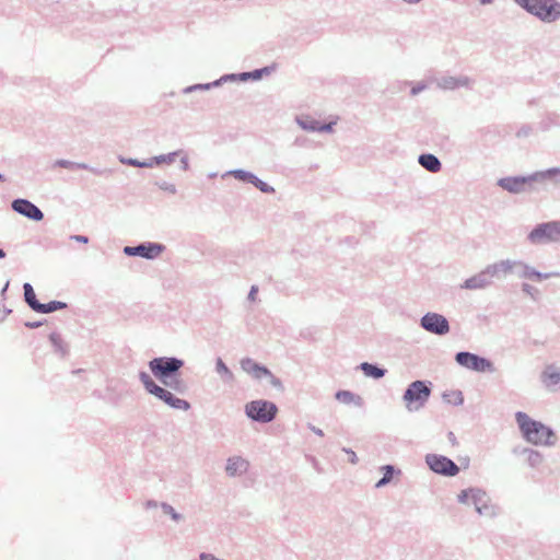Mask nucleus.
<instances>
[{
    "label": "nucleus",
    "instance_id": "obj_1",
    "mask_svg": "<svg viewBox=\"0 0 560 560\" xmlns=\"http://www.w3.org/2000/svg\"><path fill=\"white\" fill-rule=\"evenodd\" d=\"M184 365L185 361L178 357H155L148 362L152 375L179 395L188 393V384L182 377Z\"/></svg>",
    "mask_w": 560,
    "mask_h": 560
},
{
    "label": "nucleus",
    "instance_id": "obj_2",
    "mask_svg": "<svg viewBox=\"0 0 560 560\" xmlns=\"http://www.w3.org/2000/svg\"><path fill=\"white\" fill-rule=\"evenodd\" d=\"M514 416L520 433L527 443L536 446L556 444V432L551 427L533 419L524 411H516Z\"/></svg>",
    "mask_w": 560,
    "mask_h": 560
},
{
    "label": "nucleus",
    "instance_id": "obj_3",
    "mask_svg": "<svg viewBox=\"0 0 560 560\" xmlns=\"http://www.w3.org/2000/svg\"><path fill=\"white\" fill-rule=\"evenodd\" d=\"M552 180L560 184V167H550L528 175H515L499 178L497 185L510 194L529 191L534 183Z\"/></svg>",
    "mask_w": 560,
    "mask_h": 560
},
{
    "label": "nucleus",
    "instance_id": "obj_4",
    "mask_svg": "<svg viewBox=\"0 0 560 560\" xmlns=\"http://www.w3.org/2000/svg\"><path fill=\"white\" fill-rule=\"evenodd\" d=\"M139 381L148 394L163 401L170 408L183 411H188L191 408V404L188 400L177 397L168 387L156 384L145 371L139 372Z\"/></svg>",
    "mask_w": 560,
    "mask_h": 560
},
{
    "label": "nucleus",
    "instance_id": "obj_5",
    "mask_svg": "<svg viewBox=\"0 0 560 560\" xmlns=\"http://www.w3.org/2000/svg\"><path fill=\"white\" fill-rule=\"evenodd\" d=\"M521 9L544 23L560 20V1L558 0H513Z\"/></svg>",
    "mask_w": 560,
    "mask_h": 560
},
{
    "label": "nucleus",
    "instance_id": "obj_6",
    "mask_svg": "<svg viewBox=\"0 0 560 560\" xmlns=\"http://www.w3.org/2000/svg\"><path fill=\"white\" fill-rule=\"evenodd\" d=\"M432 393L430 381L417 380L411 382L404 392L402 400L408 411H418L429 400Z\"/></svg>",
    "mask_w": 560,
    "mask_h": 560
},
{
    "label": "nucleus",
    "instance_id": "obj_7",
    "mask_svg": "<svg viewBox=\"0 0 560 560\" xmlns=\"http://www.w3.org/2000/svg\"><path fill=\"white\" fill-rule=\"evenodd\" d=\"M278 407L270 400L257 399L245 405V415L254 422L269 423L276 419Z\"/></svg>",
    "mask_w": 560,
    "mask_h": 560
},
{
    "label": "nucleus",
    "instance_id": "obj_8",
    "mask_svg": "<svg viewBox=\"0 0 560 560\" xmlns=\"http://www.w3.org/2000/svg\"><path fill=\"white\" fill-rule=\"evenodd\" d=\"M455 362L467 370L478 373H493L495 366L493 362L480 354L470 351H458L454 357Z\"/></svg>",
    "mask_w": 560,
    "mask_h": 560
},
{
    "label": "nucleus",
    "instance_id": "obj_9",
    "mask_svg": "<svg viewBox=\"0 0 560 560\" xmlns=\"http://www.w3.org/2000/svg\"><path fill=\"white\" fill-rule=\"evenodd\" d=\"M527 240L532 244L560 241V221L553 220L536 224L528 233Z\"/></svg>",
    "mask_w": 560,
    "mask_h": 560
},
{
    "label": "nucleus",
    "instance_id": "obj_10",
    "mask_svg": "<svg viewBox=\"0 0 560 560\" xmlns=\"http://www.w3.org/2000/svg\"><path fill=\"white\" fill-rule=\"evenodd\" d=\"M429 469L443 477H455L459 474V466L450 457L441 454L429 453L424 456Z\"/></svg>",
    "mask_w": 560,
    "mask_h": 560
},
{
    "label": "nucleus",
    "instance_id": "obj_11",
    "mask_svg": "<svg viewBox=\"0 0 560 560\" xmlns=\"http://www.w3.org/2000/svg\"><path fill=\"white\" fill-rule=\"evenodd\" d=\"M166 250V246L159 242H141L135 246H125L122 253L128 257H141L154 260Z\"/></svg>",
    "mask_w": 560,
    "mask_h": 560
},
{
    "label": "nucleus",
    "instance_id": "obj_12",
    "mask_svg": "<svg viewBox=\"0 0 560 560\" xmlns=\"http://www.w3.org/2000/svg\"><path fill=\"white\" fill-rule=\"evenodd\" d=\"M419 325L423 330L436 336H445L451 330L448 319L435 312H428L422 315Z\"/></svg>",
    "mask_w": 560,
    "mask_h": 560
},
{
    "label": "nucleus",
    "instance_id": "obj_13",
    "mask_svg": "<svg viewBox=\"0 0 560 560\" xmlns=\"http://www.w3.org/2000/svg\"><path fill=\"white\" fill-rule=\"evenodd\" d=\"M11 208L14 212L35 222H39L44 219V212L28 199L15 198L11 202Z\"/></svg>",
    "mask_w": 560,
    "mask_h": 560
},
{
    "label": "nucleus",
    "instance_id": "obj_14",
    "mask_svg": "<svg viewBox=\"0 0 560 560\" xmlns=\"http://www.w3.org/2000/svg\"><path fill=\"white\" fill-rule=\"evenodd\" d=\"M514 268L517 269V276L522 279L542 281L555 277H560L559 271L541 272L522 260H513Z\"/></svg>",
    "mask_w": 560,
    "mask_h": 560
},
{
    "label": "nucleus",
    "instance_id": "obj_15",
    "mask_svg": "<svg viewBox=\"0 0 560 560\" xmlns=\"http://www.w3.org/2000/svg\"><path fill=\"white\" fill-rule=\"evenodd\" d=\"M241 369L246 372L247 374L252 375L255 380H262L266 378L268 375H271V371L268 366L256 362L252 358H243L240 361Z\"/></svg>",
    "mask_w": 560,
    "mask_h": 560
},
{
    "label": "nucleus",
    "instance_id": "obj_16",
    "mask_svg": "<svg viewBox=\"0 0 560 560\" xmlns=\"http://www.w3.org/2000/svg\"><path fill=\"white\" fill-rule=\"evenodd\" d=\"M49 343L52 348L54 354L59 357L60 359H68L70 355V345L63 338L62 334L58 330H52L48 335Z\"/></svg>",
    "mask_w": 560,
    "mask_h": 560
},
{
    "label": "nucleus",
    "instance_id": "obj_17",
    "mask_svg": "<svg viewBox=\"0 0 560 560\" xmlns=\"http://www.w3.org/2000/svg\"><path fill=\"white\" fill-rule=\"evenodd\" d=\"M249 462L242 456H231L226 459L225 472L229 477H237L247 472Z\"/></svg>",
    "mask_w": 560,
    "mask_h": 560
},
{
    "label": "nucleus",
    "instance_id": "obj_18",
    "mask_svg": "<svg viewBox=\"0 0 560 560\" xmlns=\"http://www.w3.org/2000/svg\"><path fill=\"white\" fill-rule=\"evenodd\" d=\"M514 269L513 260L505 259L498 262L488 265L483 270L488 277V280L499 278L501 275H505Z\"/></svg>",
    "mask_w": 560,
    "mask_h": 560
},
{
    "label": "nucleus",
    "instance_id": "obj_19",
    "mask_svg": "<svg viewBox=\"0 0 560 560\" xmlns=\"http://www.w3.org/2000/svg\"><path fill=\"white\" fill-rule=\"evenodd\" d=\"M470 84V79L466 75H459V77H452V75H445L442 77L438 81L439 88L443 90H456L463 86L468 88Z\"/></svg>",
    "mask_w": 560,
    "mask_h": 560
},
{
    "label": "nucleus",
    "instance_id": "obj_20",
    "mask_svg": "<svg viewBox=\"0 0 560 560\" xmlns=\"http://www.w3.org/2000/svg\"><path fill=\"white\" fill-rule=\"evenodd\" d=\"M491 284V280H488V277L482 269L480 272L469 277L466 279L460 285L462 289L466 290H478L485 289Z\"/></svg>",
    "mask_w": 560,
    "mask_h": 560
},
{
    "label": "nucleus",
    "instance_id": "obj_21",
    "mask_svg": "<svg viewBox=\"0 0 560 560\" xmlns=\"http://www.w3.org/2000/svg\"><path fill=\"white\" fill-rule=\"evenodd\" d=\"M418 163L421 167L431 173H438L442 170V162L432 153H421L418 156Z\"/></svg>",
    "mask_w": 560,
    "mask_h": 560
},
{
    "label": "nucleus",
    "instance_id": "obj_22",
    "mask_svg": "<svg viewBox=\"0 0 560 560\" xmlns=\"http://www.w3.org/2000/svg\"><path fill=\"white\" fill-rule=\"evenodd\" d=\"M359 370L362 371V373L370 378L373 380H380L384 377L387 373V370L380 365L378 363H371V362H362L359 365Z\"/></svg>",
    "mask_w": 560,
    "mask_h": 560
},
{
    "label": "nucleus",
    "instance_id": "obj_23",
    "mask_svg": "<svg viewBox=\"0 0 560 560\" xmlns=\"http://www.w3.org/2000/svg\"><path fill=\"white\" fill-rule=\"evenodd\" d=\"M335 399L339 402L350 405L354 404L355 406L361 407L363 405V399L358 394H354L351 390L339 389L335 393Z\"/></svg>",
    "mask_w": 560,
    "mask_h": 560
},
{
    "label": "nucleus",
    "instance_id": "obj_24",
    "mask_svg": "<svg viewBox=\"0 0 560 560\" xmlns=\"http://www.w3.org/2000/svg\"><path fill=\"white\" fill-rule=\"evenodd\" d=\"M23 295L26 305L34 312L37 311L40 302L38 301L33 285L30 282L23 284Z\"/></svg>",
    "mask_w": 560,
    "mask_h": 560
},
{
    "label": "nucleus",
    "instance_id": "obj_25",
    "mask_svg": "<svg viewBox=\"0 0 560 560\" xmlns=\"http://www.w3.org/2000/svg\"><path fill=\"white\" fill-rule=\"evenodd\" d=\"M66 308H68V303L58 300H51L48 303H40L36 313L50 314Z\"/></svg>",
    "mask_w": 560,
    "mask_h": 560
},
{
    "label": "nucleus",
    "instance_id": "obj_26",
    "mask_svg": "<svg viewBox=\"0 0 560 560\" xmlns=\"http://www.w3.org/2000/svg\"><path fill=\"white\" fill-rule=\"evenodd\" d=\"M228 175L234 177L238 182L252 185L256 174H254L250 171L244 170V168H235V170H231V171L226 172L223 176H228Z\"/></svg>",
    "mask_w": 560,
    "mask_h": 560
},
{
    "label": "nucleus",
    "instance_id": "obj_27",
    "mask_svg": "<svg viewBox=\"0 0 560 560\" xmlns=\"http://www.w3.org/2000/svg\"><path fill=\"white\" fill-rule=\"evenodd\" d=\"M215 372L220 375L224 383L234 381L233 372L220 357L215 360Z\"/></svg>",
    "mask_w": 560,
    "mask_h": 560
},
{
    "label": "nucleus",
    "instance_id": "obj_28",
    "mask_svg": "<svg viewBox=\"0 0 560 560\" xmlns=\"http://www.w3.org/2000/svg\"><path fill=\"white\" fill-rule=\"evenodd\" d=\"M542 382L547 386H555L560 384V371L556 370L552 365H549L542 372Z\"/></svg>",
    "mask_w": 560,
    "mask_h": 560
},
{
    "label": "nucleus",
    "instance_id": "obj_29",
    "mask_svg": "<svg viewBox=\"0 0 560 560\" xmlns=\"http://www.w3.org/2000/svg\"><path fill=\"white\" fill-rule=\"evenodd\" d=\"M487 502H490L488 493L478 487H475L474 493L470 499V503L475 506V511H478L479 506H483Z\"/></svg>",
    "mask_w": 560,
    "mask_h": 560
},
{
    "label": "nucleus",
    "instance_id": "obj_30",
    "mask_svg": "<svg viewBox=\"0 0 560 560\" xmlns=\"http://www.w3.org/2000/svg\"><path fill=\"white\" fill-rule=\"evenodd\" d=\"M318 119L311 116H298V125L305 131L317 132L318 131Z\"/></svg>",
    "mask_w": 560,
    "mask_h": 560
},
{
    "label": "nucleus",
    "instance_id": "obj_31",
    "mask_svg": "<svg viewBox=\"0 0 560 560\" xmlns=\"http://www.w3.org/2000/svg\"><path fill=\"white\" fill-rule=\"evenodd\" d=\"M560 125V116L557 113H548L538 124L541 131L549 130L552 126Z\"/></svg>",
    "mask_w": 560,
    "mask_h": 560
},
{
    "label": "nucleus",
    "instance_id": "obj_32",
    "mask_svg": "<svg viewBox=\"0 0 560 560\" xmlns=\"http://www.w3.org/2000/svg\"><path fill=\"white\" fill-rule=\"evenodd\" d=\"M182 153L180 150H177V151H173V152H170V153H166V154H160V155H155L153 158H150V161L152 163V167L154 165H160V164H171L173 162H175L176 158Z\"/></svg>",
    "mask_w": 560,
    "mask_h": 560
},
{
    "label": "nucleus",
    "instance_id": "obj_33",
    "mask_svg": "<svg viewBox=\"0 0 560 560\" xmlns=\"http://www.w3.org/2000/svg\"><path fill=\"white\" fill-rule=\"evenodd\" d=\"M443 399L445 402L453 406H462L464 404V395L459 389L445 392L443 394Z\"/></svg>",
    "mask_w": 560,
    "mask_h": 560
},
{
    "label": "nucleus",
    "instance_id": "obj_34",
    "mask_svg": "<svg viewBox=\"0 0 560 560\" xmlns=\"http://www.w3.org/2000/svg\"><path fill=\"white\" fill-rule=\"evenodd\" d=\"M120 162L125 165L139 167V168L152 167V163H151L150 159L138 160V159H133V158L120 156Z\"/></svg>",
    "mask_w": 560,
    "mask_h": 560
},
{
    "label": "nucleus",
    "instance_id": "obj_35",
    "mask_svg": "<svg viewBox=\"0 0 560 560\" xmlns=\"http://www.w3.org/2000/svg\"><path fill=\"white\" fill-rule=\"evenodd\" d=\"M526 456H527V464L532 468L539 467L544 460L542 454L539 451H536L534 448H530Z\"/></svg>",
    "mask_w": 560,
    "mask_h": 560
},
{
    "label": "nucleus",
    "instance_id": "obj_36",
    "mask_svg": "<svg viewBox=\"0 0 560 560\" xmlns=\"http://www.w3.org/2000/svg\"><path fill=\"white\" fill-rule=\"evenodd\" d=\"M381 471L387 481L392 482L394 477L401 475V470L395 465L387 464L381 467Z\"/></svg>",
    "mask_w": 560,
    "mask_h": 560
},
{
    "label": "nucleus",
    "instance_id": "obj_37",
    "mask_svg": "<svg viewBox=\"0 0 560 560\" xmlns=\"http://www.w3.org/2000/svg\"><path fill=\"white\" fill-rule=\"evenodd\" d=\"M477 513L487 517H495L499 514V508L490 502L479 506Z\"/></svg>",
    "mask_w": 560,
    "mask_h": 560
},
{
    "label": "nucleus",
    "instance_id": "obj_38",
    "mask_svg": "<svg viewBox=\"0 0 560 560\" xmlns=\"http://www.w3.org/2000/svg\"><path fill=\"white\" fill-rule=\"evenodd\" d=\"M275 69L276 65H270L252 70V81L261 80L265 75L270 74Z\"/></svg>",
    "mask_w": 560,
    "mask_h": 560
},
{
    "label": "nucleus",
    "instance_id": "obj_39",
    "mask_svg": "<svg viewBox=\"0 0 560 560\" xmlns=\"http://www.w3.org/2000/svg\"><path fill=\"white\" fill-rule=\"evenodd\" d=\"M160 505H161L163 513L166 515H170V517L174 522L178 523L184 520V516L180 513H178L170 503L162 502Z\"/></svg>",
    "mask_w": 560,
    "mask_h": 560
},
{
    "label": "nucleus",
    "instance_id": "obj_40",
    "mask_svg": "<svg viewBox=\"0 0 560 560\" xmlns=\"http://www.w3.org/2000/svg\"><path fill=\"white\" fill-rule=\"evenodd\" d=\"M252 185L264 194H273L275 188L267 182L260 179L257 175L254 177Z\"/></svg>",
    "mask_w": 560,
    "mask_h": 560
},
{
    "label": "nucleus",
    "instance_id": "obj_41",
    "mask_svg": "<svg viewBox=\"0 0 560 560\" xmlns=\"http://www.w3.org/2000/svg\"><path fill=\"white\" fill-rule=\"evenodd\" d=\"M212 88H215V85H212V82L196 83V84L188 85V86L184 88L182 92L184 94H189V93L197 92V91H209Z\"/></svg>",
    "mask_w": 560,
    "mask_h": 560
},
{
    "label": "nucleus",
    "instance_id": "obj_42",
    "mask_svg": "<svg viewBox=\"0 0 560 560\" xmlns=\"http://www.w3.org/2000/svg\"><path fill=\"white\" fill-rule=\"evenodd\" d=\"M433 141L441 145L442 148H450L451 147V140L448 135L445 132L438 131L433 136Z\"/></svg>",
    "mask_w": 560,
    "mask_h": 560
},
{
    "label": "nucleus",
    "instance_id": "obj_43",
    "mask_svg": "<svg viewBox=\"0 0 560 560\" xmlns=\"http://www.w3.org/2000/svg\"><path fill=\"white\" fill-rule=\"evenodd\" d=\"M522 291L529 295L534 301H537L540 296L539 290L527 282L522 283Z\"/></svg>",
    "mask_w": 560,
    "mask_h": 560
},
{
    "label": "nucleus",
    "instance_id": "obj_44",
    "mask_svg": "<svg viewBox=\"0 0 560 560\" xmlns=\"http://www.w3.org/2000/svg\"><path fill=\"white\" fill-rule=\"evenodd\" d=\"M474 489L475 487H469L467 489L462 490L457 495V501L463 504H469L471 495L474 493Z\"/></svg>",
    "mask_w": 560,
    "mask_h": 560
},
{
    "label": "nucleus",
    "instance_id": "obj_45",
    "mask_svg": "<svg viewBox=\"0 0 560 560\" xmlns=\"http://www.w3.org/2000/svg\"><path fill=\"white\" fill-rule=\"evenodd\" d=\"M228 82H237L236 73H225L219 79L212 81V85H215V88L221 86L224 83Z\"/></svg>",
    "mask_w": 560,
    "mask_h": 560
},
{
    "label": "nucleus",
    "instance_id": "obj_46",
    "mask_svg": "<svg viewBox=\"0 0 560 560\" xmlns=\"http://www.w3.org/2000/svg\"><path fill=\"white\" fill-rule=\"evenodd\" d=\"M45 249H58L61 244L58 241H55L50 237H44L37 242Z\"/></svg>",
    "mask_w": 560,
    "mask_h": 560
},
{
    "label": "nucleus",
    "instance_id": "obj_47",
    "mask_svg": "<svg viewBox=\"0 0 560 560\" xmlns=\"http://www.w3.org/2000/svg\"><path fill=\"white\" fill-rule=\"evenodd\" d=\"M155 185L161 189V190H164L168 194H172V195H175L177 192V189H176V186L172 183H168V182H165V180H161V182H155Z\"/></svg>",
    "mask_w": 560,
    "mask_h": 560
},
{
    "label": "nucleus",
    "instance_id": "obj_48",
    "mask_svg": "<svg viewBox=\"0 0 560 560\" xmlns=\"http://www.w3.org/2000/svg\"><path fill=\"white\" fill-rule=\"evenodd\" d=\"M75 163L77 162H73V161H69V160H65V159H59V160L55 161L54 167H60V168H67V170L75 171Z\"/></svg>",
    "mask_w": 560,
    "mask_h": 560
},
{
    "label": "nucleus",
    "instance_id": "obj_49",
    "mask_svg": "<svg viewBox=\"0 0 560 560\" xmlns=\"http://www.w3.org/2000/svg\"><path fill=\"white\" fill-rule=\"evenodd\" d=\"M533 131V127L529 124L523 125L517 131L516 137L517 138H526L528 137Z\"/></svg>",
    "mask_w": 560,
    "mask_h": 560
},
{
    "label": "nucleus",
    "instance_id": "obj_50",
    "mask_svg": "<svg viewBox=\"0 0 560 560\" xmlns=\"http://www.w3.org/2000/svg\"><path fill=\"white\" fill-rule=\"evenodd\" d=\"M334 122L318 121V131L320 133H330L334 130Z\"/></svg>",
    "mask_w": 560,
    "mask_h": 560
},
{
    "label": "nucleus",
    "instance_id": "obj_51",
    "mask_svg": "<svg viewBox=\"0 0 560 560\" xmlns=\"http://www.w3.org/2000/svg\"><path fill=\"white\" fill-rule=\"evenodd\" d=\"M267 377L269 378V383L272 387H275L279 390L284 389L282 381L279 377H277L275 374L271 373V375H268Z\"/></svg>",
    "mask_w": 560,
    "mask_h": 560
},
{
    "label": "nucleus",
    "instance_id": "obj_52",
    "mask_svg": "<svg viewBox=\"0 0 560 560\" xmlns=\"http://www.w3.org/2000/svg\"><path fill=\"white\" fill-rule=\"evenodd\" d=\"M427 88H428V85L424 82H422V81L417 82L415 85H412V88L410 90V95L416 96L419 93H421L422 91H424Z\"/></svg>",
    "mask_w": 560,
    "mask_h": 560
},
{
    "label": "nucleus",
    "instance_id": "obj_53",
    "mask_svg": "<svg viewBox=\"0 0 560 560\" xmlns=\"http://www.w3.org/2000/svg\"><path fill=\"white\" fill-rule=\"evenodd\" d=\"M342 452H345L348 455L349 463L355 465L359 462V458L355 454V452L350 447H342Z\"/></svg>",
    "mask_w": 560,
    "mask_h": 560
},
{
    "label": "nucleus",
    "instance_id": "obj_54",
    "mask_svg": "<svg viewBox=\"0 0 560 560\" xmlns=\"http://www.w3.org/2000/svg\"><path fill=\"white\" fill-rule=\"evenodd\" d=\"M47 323V319L46 318H43V319H39V320H34V322H24V326L28 329H36V328H39L42 327L43 325H45Z\"/></svg>",
    "mask_w": 560,
    "mask_h": 560
},
{
    "label": "nucleus",
    "instance_id": "obj_55",
    "mask_svg": "<svg viewBox=\"0 0 560 560\" xmlns=\"http://www.w3.org/2000/svg\"><path fill=\"white\" fill-rule=\"evenodd\" d=\"M90 172H92L94 175L106 176V177L112 174V170H109V168H97V167H93V166H90Z\"/></svg>",
    "mask_w": 560,
    "mask_h": 560
},
{
    "label": "nucleus",
    "instance_id": "obj_56",
    "mask_svg": "<svg viewBox=\"0 0 560 560\" xmlns=\"http://www.w3.org/2000/svg\"><path fill=\"white\" fill-rule=\"evenodd\" d=\"M69 240L81 243V244H88L90 238L86 235L81 234H72L69 236Z\"/></svg>",
    "mask_w": 560,
    "mask_h": 560
},
{
    "label": "nucleus",
    "instance_id": "obj_57",
    "mask_svg": "<svg viewBox=\"0 0 560 560\" xmlns=\"http://www.w3.org/2000/svg\"><path fill=\"white\" fill-rule=\"evenodd\" d=\"M237 82H246L252 81V72L250 71H244L236 73Z\"/></svg>",
    "mask_w": 560,
    "mask_h": 560
},
{
    "label": "nucleus",
    "instance_id": "obj_58",
    "mask_svg": "<svg viewBox=\"0 0 560 560\" xmlns=\"http://www.w3.org/2000/svg\"><path fill=\"white\" fill-rule=\"evenodd\" d=\"M530 448L529 447H525V446H515L513 450H512V453L514 455H527L528 454V451Z\"/></svg>",
    "mask_w": 560,
    "mask_h": 560
},
{
    "label": "nucleus",
    "instance_id": "obj_59",
    "mask_svg": "<svg viewBox=\"0 0 560 560\" xmlns=\"http://www.w3.org/2000/svg\"><path fill=\"white\" fill-rule=\"evenodd\" d=\"M180 168L183 171H188L189 170V159H188L187 155L182 156V159H180Z\"/></svg>",
    "mask_w": 560,
    "mask_h": 560
},
{
    "label": "nucleus",
    "instance_id": "obj_60",
    "mask_svg": "<svg viewBox=\"0 0 560 560\" xmlns=\"http://www.w3.org/2000/svg\"><path fill=\"white\" fill-rule=\"evenodd\" d=\"M307 428L318 436H324V431L312 423H307Z\"/></svg>",
    "mask_w": 560,
    "mask_h": 560
},
{
    "label": "nucleus",
    "instance_id": "obj_61",
    "mask_svg": "<svg viewBox=\"0 0 560 560\" xmlns=\"http://www.w3.org/2000/svg\"><path fill=\"white\" fill-rule=\"evenodd\" d=\"M258 292V288L256 285H252L249 292H248V296L247 299L250 300V301H254L255 298H256V294Z\"/></svg>",
    "mask_w": 560,
    "mask_h": 560
},
{
    "label": "nucleus",
    "instance_id": "obj_62",
    "mask_svg": "<svg viewBox=\"0 0 560 560\" xmlns=\"http://www.w3.org/2000/svg\"><path fill=\"white\" fill-rule=\"evenodd\" d=\"M9 285H10V281L7 280V282L4 283L3 288L0 291V298H1L2 301L7 299L5 294H7V291L9 289Z\"/></svg>",
    "mask_w": 560,
    "mask_h": 560
},
{
    "label": "nucleus",
    "instance_id": "obj_63",
    "mask_svg": "<svg viewBox=\"0 0 560 560\" xmlns=\"http://www.w3.org/2000/svg\"><path fill=\"white\" fill-rule=\"evenodd\" d=\"M389 483V481H387L384 477H381V479H378L375 483V488H383L385 486H387Z\"/></svg>",
    "mask_w": 560,
    "mask_h": 560
},
{
    "label": "nucleus",
    "instance_id": "obj_64",
    "mask_svg": "<svg viewBox=\"0 0 560 560\" xmlns=\"http://www.w3.org/2000/svg\"><path fill=\"white\" fill-rule=\"evenodd\" d=\"M447 439L452 443V445H456L457 444L456 436H455L454 432L450 431L447 433Z\"/></svg>",
    "mask_w": 560,
    "mask_h": 560
}]
</instances>
